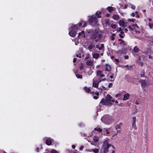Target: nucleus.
I'll return each mask as SVG.
<instances>
[{
  "label": "nucleus",
  "mask_w": 153,
  "mask_h": 153,
  "mask_svg": "<svg viewBox=\"0 0 153 153\" xmlns=\"http://www.w3.org/2000/svg\"><path fill=\"white\" fill-rule=\"evenodd\" d=\"M109 140V139L107 138L104 140L100 149V153H108L109 151V148L111 146L113 149H115V148L113 146L108 143Z\"/></svg>",
  "instance_id": "f257e3e1"
},
{
  "label": "nucleus",
  "mask_w": 153,
  "mask_h": 153,
  "mask_svg": "<svg viewBox=\"0 0 153 153\" xmlns=\"http://www.w3.org/2000/svg\"><path fill=\"white\" fill-rule=\"evenodd\" d=\"M112 99V97L110 95L108 94L106 96L105 99H102L100 103H102L103 105H105L110 106L112 105L111 102V100Z\"/></svg>",
  "instance_id": "f03ea898"
},
{
  "label": "nucleus",
  "mask_w": 153,
  "mask_h": 153,
  "mask_svg": "<svg viewBox=\"0 0 153 153\" xmlns=\"http://www.w3.org/2000/svg\"><path fill=\"white\" fill-rule=\"evenodd\" d=\"M112 117L108 115H105L101 118V120L103 123L107 124L110 123L112 122Z\"/></svg>",
  "instance_id": "7ed1b4c3"
},
{
  "label": "nucleus",
  "mask_w": 153,
  "mask_h": 153,
  "mask_svg": "<svg viewBox=\"0 0 153 153\" xmlns=\"http://www.w3.org/2000/svg\"><path fill=\"white\" fill-rule=\"evenodd\" d=\"M97 76L98 77V80L99 82L102 81V78L104 76L102 71L100 70H98L96 71Z\"/></svg>",
  "instance_id": "20e7f679"
},
{
  "label": "nucleus",
  "mask_w": 153,
  "mask_h": 153,
  "mask_svg": "<svg viewBox=\"0 0 153 153\" xmlns=\"http://www.w3.org/2000/svg\"><path fill=\"white\" fill-rule=\"evenodd\" d=\"M100 82H99V80H97L96 79H95V78H94L93 79V87L98 88V87L99 83Z\"/></svg>",
  "instance_id": "39448f33"
},
{
  "label": "nucleus",
  "mask_w": 153,
  "mask_h": 153,
  "mask_svg": "<svg viewBox=\"0 0 153 153\" xmlns=\"http://www.w3.org/2000/svg\"><path fill=\"white\" fill-rule=\"evenodd\" d=\"M89 21L91 23L93 22L96 23L97 22V19L96 16H92L90 17Z\"/></svg>",
  "instance_id": "423d86ee"
},
{
  "label": "nucleus",
  "mask_w": 153,
  "mask_h": 153,
  "mask_svg": "<svg viewBox=\"0 0 153 153\" xmlns=\"http://www.w3.org/2000/svg\"><path fill=\"white\" fill-rule=\"evenodd\" d=\"M140 82L143 88H145L148 85V84L144 80H141Z\"/></svg>",
  "instance_id": "0eeeda50"
},
{
  "label": "nucleus",
  "mask_w": 153,
  "mask_h": 153,
  "mask_svg": "<svg viewBox=\"0 0 153 153\" xmlns=\"http://www.w3.org/2000/svg\"><path fill=\"white\" fill-rule=\"evenodd\" d=\"M136 118L135 117H132V127L133 128L135 129H136Z\"/></svg>",
  "instance_id": "6e6552de"
},
{
  "label": "nucleus",
  "mask_w": 153,
  "mask_h": 153,
  "mask_svg": "<svg viewBox=\"0 0 153 153\" xmlns=\"http://www.w3.org/2000/svg\"><path fill=\"white\" fill-rule=\"evenodd\" d=\"M120 26L123 27H125L126 26V23L123 20H120L118 22Z\"/></svg>",
  "instance_id": "1a4fd4ad"
},
{
  "label": "nucleus",
  "mask_w": 153,
  "mask_h": 153,
  "mask_svg": "<svg viewBox=\"0 0 153 153\" xmlns=\"http://www.w3.org/2000/svg\"><path fill=\"white\" fill-rule=\"evenodd\" d=\"M84 89L85 91L88 93H90L91 94H93V95H94V93L93 92H91V89L89 88H88L87 87H85L84 88Z\"/></svg>",
  "instance_id": "9d476101"
},
{
  "label": "nucleus",
  "mask_w": 153,
  "mask_h": 153,
  "mask_svg": "<svg viewBox=\"0 0 153 153\" xmlns=\"http://www.w3.org/2000/svg\"><path fill=\"white\" fill-rule=\"evenodd\" d=\"M52 141V139L50 138H47L46 139L45 143L48 145H51Z\"/></svg>",
  "instance_id": "9b49d317"
},
{
  "label": "nucleus",
  "mask_w": 153,
  "mask_h": 153,
  "mask_svg": "<svg viewBox=\"0 0 153 153\" xmlns=\"http://www.w3.org/2000/svg\"><path fill=\"white\" fill-rule=\"evenodd\" d=\"M88 151L90 152H93L94 153H98L99 152V150L98 149L95 148L91 149H88L87 150Z\"/></svg>",
  "instance_id": "f8f14e48"
},
{
  "label": "nucleus",
  "mask_w": 153,
  "mask_h": 153,
  "mask_svg": "<svg viewBox=\"0 0 153 153\" xmlns=\"http://www.w3.org/2000/svg\"><path fill=\"white\" fill-rule=\"evenodd\" d=\"M69 34L71 37H74L76 35V32L75 30H71L69 32Z\"/></svg>",
  "instance_id": "ddd939ff"
},
{
  "label": "nucleus",
  "mask_w": 153,
  "mask_h": 153,
  "mask_svg": "<svg viewBox=\"0 0 153 153\" xmlns=\"http://www.w3.org/2000/svg\"><path fill=\"white\" fill-rule=\"evenodd\" d=\"M111 66L108 64H106L105 67V71H109L111 70Z\"/></svg>",
  "instance_id": "4468645a"
},
{
  "label": "nucleus",
  "mask_w": 153,
  "mask_h": 153,
  "mask_svg": "<svg viewBox=\"0 0 153 153\" xmlns=\"http://www.w3.org/2000/svg\"><path fill=\"white\" fill-rule=\"evenodd\" d=\"M78 37L80 38H84L85 37L84 31H82L81 32L79 33Z\"/></svg>",
  "instance_id": "2eb2a0df"
},
{
  "label": "nucleus",
  "mask_w": 153,
  "mask_h": 153,
  "mask_svg": "<svg viewBox=\"0 0 153 153\" xmlns=\"http://www.w3.org/2000/svg\"><path fill=\"white\" fill-rule=\"evenodd\" d=\"M129 97H130V94L128 93H127V94H125L123 96V100L125 101V100H126L128 99H129Z\"/></svg>",
  "instance_id": "dca6fc26"
},
{
  "label": "nucleus",
  "mask_w": 153,
  "mask_h": 153,
  "mask_svg": "<svg viewBox=\"0 0 153 153\" xmlns=\"http://www.w3.org/2000/svg\"><path fill=\"white\" fill-rule=\"evenodd\" d=\"M94 62L92 60H88L86 62V64L89 66L91 67L93 64Z\"/></svg>",
  "instance_id": "f3484780"
},
{
  "label": "nucleus",
  "mask_w": 153,
  "mask_h": 153,
  "mask_svg": "<svg viewBox=\"0 0 153 153\" xmlns=\"http://www.w3.org/2000/svg\"><path fill=\"white\" fill-rule=\"evenodd\" d=\"M119 41L120 44L122 45H126L127 44V43L125 42H124L122 39H119Z\"/></svg>",
  "instance_id": "a211bd4d"
},
{
  "label": "nucleus",
  "mask_w": 153,
  "mask_h": 153,
  "mask_svg": "<svg viewBox=\"0 0 153 153\" xmlns=\"http://www.w3.org/2000/svg\"><path fill=\"white\" fill-rule=\"evenodd\" d=\"M93 57L96 59H98L100 56V54L98 53H95L92 54Z\"/></svg>",
  "instance_id": "6ab92c4d"
},
{
  "label": "nucleus",
  "mask_w": 153,
  "mask_h": 153,
  "mask_svg": "<svg viewBox=\"0 0 153 153\" xmlns=\"http://www.w3.org/2000/svg\"><path fill=\"white\" fill-rule=\"evenodd\" d=\"M122 123H120L119 124L115 126V129H120L121 128V127H122Z\"/></svg>",
  "instance_id": "aec40b11"
},
{
  "label": "nucleus",
  "mask_w": 153,
  "mask_h": 153,
  "mask_svg": "<svg viewBox=\"0 0 153 153\" xmlns=\"http://www.w3.org/2000/svg\"><path fill=\"white\" fill-rule=\"evenodd\" d=\"M113 19L115 20H117L119 19V16L116 14L113 15Z\"/></svg>",
  "instance_id": "412c9836"
},
{
  "label": "nucleus",
  "mask_w": 153,
  "mask_h": 153,
  "mask_svg": "<svg viewBox=\"0 0 153 153\" xmlns=\"http://www.w3.org/2000/svg\"><path fill=\"white\" fill-rule=\"evenodd\" d=\"M99 140V137L97 136H95L93 138L94 141L95 142H97Z\"/></svg>",
  "instance_id": "4be33fe9"
},
{
  "label": "nucleus",
  "mask_w": 153,
  "mask_h": 153,
  "mask_svg": "<svg viewBox=\"0 0 153 153\" xmlns=\"http://www.w3.org/2000/svg\"><path fill=\"white\" fill-rule=\"evenodd\" d=\"M139 49L137 46H135L133 49V51L135 52H138L139 51Z\"/></svg>",
  "instance_id": "5701e85b"
},
{
  "label": "nucleus",
  "mask_w": 153,
  "mask_h": 153,
  "mask_svg": "<svg viewBox=\"0 0 153 153\" xmlns=\"http://www.w3.org/2000/svg\"><path fill=\"white\" fill-rule=\"evenodd\" d=\"M72 30H75L76 31V30L77 29V25H74L72 27Z\"/></svg>",
  "instance_id": "b1692460"
},
{
  "label": "nucleus",
  "mask_w": 153,
  "mask_h": 153,
  "mask_svg": "<svg viewBox=\"0 0 153 153\" xmlns=\"http://www.w3.org/2000/svg\"><path fill=\"white\" fill-rule=\"evenodd\" d=\"M96 96H94L93 98L95 99H97L98 98V96L99 95V93L98 92H96L95 93Z\"/></svg>",
  "instance_id": "393cba45"
},
{
  "label": "nucleus",
  "mask_w": 153,
  "mask_h": 153,
  "mask_svg": "<svg viewBox=\"0 0 153 153\" xmlns=\"http://www.w3.org/2000/svg\"><path fill=\"white\" fill-rule=\"evenodd\" d=\"M94 130H97V131H98L100 132H101L102 131V129L98 127L95 128Z\"/></svg>",
  "instance_id": "a878e982"
},
{
  "label": "nucleus",
  "mask_w": 153,
  "mask_h": 153,
  "mask_svg": "<svg viewBox=\"0 0 153 153\" xmlns=\"http://www.w3.org/2000/svg\"><path fill=\"white\" fill-rule=\"evenodd\" d=\"M107 9L109 12H111V11L114 10L113 8L111 7H108Z\"/></svg>",
  "instance_id": "bb28decb"
},
{
  "label": "nucleus",
  "mask_w": 153,
  "mask_h": 153,
  "mask_svg": "<svg viewBox=\"0 0 153 153\" xmlns=\"http://www.w3.org/2000/svg\"><path fill=\"white\" fill-rule=\"evenodd\" d=\"M122 29L120 27H119L118 28H117V32H120L121 31L120 33L121 34H123V32H122Z\"/></svg>",
  "instance_id": "cd10ccee"
},
{
  "label": "nucleus",
  "mask_w": 153,
  "mask_h": 153,
  "mask_svg": "<svg viewBox=\"0 0 153 153\" xmlns=\"http://www.w3.org/2000/svg\"><path fill=\"white\" fill-rule=\"evenodd\" d=\"M111 27L113 29L115 28L116 27V25L115 24H111Z\"/></svg>",
  "instance_id": "c85d7f7f"
},
{
  "label": "nucleus",
  "mask_w": 153,
  "mask_h": 153,
  "mask_svg": "<svg viewBox=\"0 0 153 153\" xmlns=\"http://www.w3.org/2000/svg\"><path fill=\"white\" fill-rule=\"evenodd\" d=\"M73 41H74L75 42V44L76 45H77V41H78V39H74L72 40Z\"/></svg>",
  "instance_id": "c756f323"
},
{
  "label": "nucleus",
  "mask_w": 153,
  "mask_h": 153,
  "mask_svg": "<svg viewBox=\"0 0 153 153\" xmlns=\"http://www.w3.org/2000/svg\"><path fill=\"white\" fill-rule=\"evenodd\" d=\"M76 77L78 78H82V76L79 74H76Z\"/></svg>",
  "instance_id": "7c9ffc66"
},
{
  "label": "nucleus",
  "mask_w": 153,
  "mask_h": 153,
  "mask_svg": "<svg viewBox=\"0 0 153 153\" xmlns=\"http://www.w3.org/2000/svg\"><path fill=\"white\" fill-rule=\"evenodd\" d=\"M51 153H59L56 150L53 149L51 151Z\"/></svg>",
  "instance_id": "2f4dec72"
},
{
  "label": "nucleus",
  "mask_w": 153,
  "mask_h": 153,
  "mask_svg": "<svg viewBox=\"0 0 153 153\" xmlns=\"http://www.w3.org/2000/svg\"><path fill=\"white\" fill-rule=\"evenodd\" d=\"M96 37H101V35L100 34L98 33H96Z\"/></svg>",
  "instance_id": "473e14b6"
},
{
  "label": "nucleus",
  "mask_w": 153,
  "mask_h": 153,
  "mask_svg": "<svg viewBox=\"0 0 153 153\" xmlns=\"http://www.w3.org/2000/svg\"><path fill=\"white\" fill-rule=\"evenodd\" d=\"M93 45H90L88 46V49L90 50H91L93 48Z\"/></svg>",
  "instance_id": "72a5a7b5"
},
{
  "label": "nucleus",
  "mask_w": 153,
  "mask_h": 153,
  "mask_svg": "<svg viewBox=\"0 0 153 153\" xmlns=\"http://www.w3.org/2000/svg\"><path fill=\"white\" fill-rule=\"evenodd\" d=\"M131 7L133 9H134L135 8V6L133 4H131Z\"/></svg>",
  "instance_id": "f704fd0d"
},
{
  "label": "nucleus",
  "mask_w": 153,
  "mask_h": 153,
  "mask_svg": "<svg viewBox=\"0 0 153 153\" xmlns=\"http://www.w3.org/2000/svg\"><path fill=\"white\" fill-rule=\"evenodd\" d=\"M121 96V94L120 93H119L118 94H117L115 95V97H120Z\"/></svg>",
  "instance_id": "c9c22d12"
},
{
  "label": "nucleus",
  "mask_w": 153,
  "mask_h": 153,
  "mask_svg": "<svg viewBox=\"0 0 153 153\" xmlns=\"http://www.w3.org/2000/svg\"><path fill=\"white\" fill-rule=\"evenodd\" d=\"M101 12H100L99 13H98L97 14V17L98 18H100L101 17V16L100 15V14H101Z\"/></svg>",
  "instance_id": "e433bc0d"
},
{
  "label": "nucleus",
  "mask_w": 153,
  "mask_h": 153,
  "mask_svg": "<svg viewBox=\"0 0 153 153\" xmlns=\"http://www.w3.org/2000/svg\"><path fill=\"white\" fill-rule=\"evenodd\" d=\"M87 23L86 22H85L84 23L83 25L82 26V27H85L87 26Z\"/></svg>",
  "instance_id": "4c0bfd02"
},
{
  "label": "nucleus",
  "mask_w": 153,
  "mask_h": 153,
  "mask_svg": "<svg viewBox=\"0 0 153 153\" xmlns=\"http://www.w3.org/2000/svg\"><path fill=\"white\" fill-rule=\"evenodd\" d=\"M109 21L108 20H106L105 21V23L107 25H108L109 24Z\"/></svg>",
  "instance_id": "58836bf2"
},
{
  "label": "nucleus",
  "mask_w": 153,
  "mask_h": 153,
  "mask_svg": "<svg viewBox=\"0 0 153 153\" xmlns=\"http://www.w3.org/2000/svg\"><path fill=\"white\" fill-rule=\"evenodd\" d=\"M76 56L77 57H79V58H81L82 57V55L81 54H79V55L76 54Z\"/></svg>",
  "instance_id": "ea45409f"
},
{
  "label": "nucleus",
  "mask_w": 153,
  "mask_h": 153,
  "mask_svg": "<svg viewBox=\"0 0 153 153\" xmlns=\"http://www.w3.org/2000/svg\"><path fill=\"white\" fill-rule=\"evenodd\" d=\"M133 26L134 27H136L137 28H139V27L137 26V25L136 24H135L134 25H133L132 26V27H133Z\"/></svg>",
  "instance_id": "a19ab883"
},
{
  "label": "nucleus",
  "mask_w": 153,
  "mask_h": 153,
  "mask_svg": "<svg viewBox=\"0 0 153 153\" xmlns=\"http://www.w3.org/2000/svg\"><path fill=\"white\" fill-rule=\"evenodd\" d=\"M149 26L152 29L153 27V25L150 24H149Z\"/></svg>",
  "instance_id": "79ce46f5"
},
{
  "label": "nucleus",
  "mask_w": 153,
  "mask_h": 153,
  "mask_svg": "<svg viewBox=\"0 0 153 153\" xmlns=\"http://www.w3.org/2000/svg\"><path fill=\"white\" fill-rule=\"evenodd\" d=\"M112 83H110L108 85V87L109 88H110L111 87H112Z\"/></svg>",
  "instance_id": "37998d69"
},
{
  "label": "nucleus",
  "mask_w": 153,
  "mask_h": 153,
  "mask_svg": "<svg viewBox=\"0 0 153 153\" xmlns=\"http://www.w3.org/2000/svg\"><path fill=\"white\" fill-rule=\"evenodd\" d=\"M96 47L98 48L99 50H101V48H100L99 46L98 45H97L96 46Z\"/></svg>",
  "instance_id": "c03bdc74"
},
{
  "label": "nucleus",
  "mask_w": 153,
  "mask_h": 153,
  "mask_svg": "<svg viewBox=\"0 0 153 153\" xmlns=\"http://www.w3.org/2000/svg\"><path fill=\"white\" fill-rule=\"evenodd\" d=\"M84 148V146H81L79 148V150H82V149Z\"/></svg>",
  "instance_id": "a18cd8bd"
},
{
  "label": "nucleus",
  "mask_w": 153,
  "mask_h": 153,
  "mask_svg": "<svg viewBox=\"0 0 153 153\" xmlns=\"http://www.w3.org/2000/svg\"><path fill=\"white\" fill-rule=\"evenodd\" d=\"M104 45L103 44H102L101 45V47H100V48H101V50H102L104 47Z\"/></svg>",
  "instance_id": "49530a36"
},
{
  "label": "nucleus",
  "mask_w": 153,
  "mask_h": 153,
  "mask_svg": "<svg viewBox=\"0 0 153 153\" xmlns=\"http://www.w3.org/2000/svg\"><path fill=\"white\" fill-rule=\"evenodd\" d=\"M105 131H106V134H108L109 133V132L108 131V129H106L105 130Z\"/></svg>",
  "instance_id": "de8ad7c7"
},
{
  "label": "nucleus",
  "mask_w": 153,
  "mask_h": 153,
  "mask_svg": "<svg viewBox=\"0 0 153 153\" xmlns=\"http://www.w3.org/2000/svg\"><path fill=\"white\" fill-rule=\"evenodd\" d=\"M118 53H119V54H122L123 52H121V51H118Z\"/></svg>",
  "instance_id": "09e8293b"
},
{
  "label": "nucleus",
  "mask_w": 153,
  "mask_h": 153,
  "mask_svg": "<svg viewBox=\"0 0 153 153\" xmlns=\"http://www.w3.org/2000/svg\"><path fill=\"white\" fill-rule=\"evenodd\" d=\"M122 34L121 33L119 34L120 37L121 38H123V36L122 35Z\"/></svg>",
  "instance_id": "8fccbe9b"
},
{
  "label": "nucleus",
  "mask_w": 153,
  "mask_h": 153,
  "mask_svg": "<svg viewBox=\"0 0 153 153\" xmlns=\"http://www.w3.org/2000/svg\"><path fill=\"white\" fill-rule=\"evenodd\" d=\"M115 35L114 34V33L112 35L111 37V38H112V39L114 38L115 37L114 36Z\"/></svg>",
  "instance_id": "3c124183"
},
{
  "label": "nucleus",
  "mask_w": 153,
  "mask_h": 153,
  "mask_svg": "<svg viewBox=\"0 0 153 153\" xmlns=\"http://www.w3.org/2000/svg\"><path fill=\"white\" fill-rule=\"evenodd\" d=\"M115 61L116 62H119V60L118 59H114Z\"/></svg>",
  "instance_id": "603ef678"
},
{
  "label": "nucleus",
  "mask_w": 153,
  "mask_h": 153,
  "mask_svg": "<svg viewBox=\"0 0 153 153\" xmlns=\"http://www.w3.org/2000/svg\"><path fill=\"white\" fill-rule=\"evenodd\" d=\"M131 15L133 17H134L135 16V14L134 13H132L131 14Z\"/></svg>",
  "instance_id": "864d4df0"
},
{
  "label": "nucleus",
  "mask_w": 153,
  "mask_h": 153,
  "mask_svg": "<svg viewBox=\"0 0 153 153\" xmlns=\"http://www.w3.org/2000/svg\"><path fill=\"white\" fill-rule=\"evenodd\" d=\"M76 58H74V59H73V62H75L76 61Z\"/></svg>",
  "instance_id": "5fc2aeb1"
},
{
  "label": "nucleus",
  "mask_w": 153,
  "mask_h": 153,
  "mask_svg": "<svg viewBox=\"0 0 153 153\" xmlns=\"http://www.w3.org/2000/svg\"><path fill=\"white\" fill-rule=\"evenodd\" d=\"M131 30H133V29L130 26H129L128 27Z\"/></svg>",
  "instance_id": "6e6d98bb"
},
{
  "label": "nucleus",
  "mask_w": 153,
  "mask_h": 153,
  "mask_svg": "<svg viewBox=\"0 0 153 153\" xmlns=\"http://www.w3.org/2000/svg\"><path fill=\"white\" fill-rule=\"evenodd\" d=\"M128 58V56H125V58L126 59H127Z\"/></svg>",
  "instance_id": "4d7b16f0"
},
{
  "label": "nucleus",
  "mask_w": 153,
  "mask_h": 153,
  "mask_svg": "<svg viewBox=\"0 0 153 153\" xmlns=\"http://www.w3.org/2000/svg\"><path fill=\"white\" fill-rule=\"evenodd\" d=\"M78 25H79V26H81L82 25V23H81V22H79V24H78Z\"/></svg>",
  "instance_id": "13d9d810"
},
{
  "label": "nucleus",
  "mask_w": 153,
  "mask_h": 153,
  "mask_svg": "<svg viewBox=\"0 0 153 153\" xmlns=\"http://www.w3.org/2000/svg\"><path fill=\"white\" fill-rule=\"evenodd\" d=\"M135 103L137 105H138L139 104V103L138 102V101H136Z\"/></svg>",
  "instance_id": "bf43d9fd"
},
{
  "label": "nucleus",
  "mask_w": 153,
  "mask_h": 153,
  "mask_svg": "<svg viewBox=\"0 0 153 153\" xmlns=\"http://www.w3.org/2000/svg\"><path fill=\"white\" fill-rule=\"evenodd\" d=\"M72 147L73 149H74L75 148V146L74 145H72Z\"/></svg>",
  "instance_id": "052dcab7"
},
{
  "label": "nucleus",
  "mask_w": 153,
  "mask_h": 153,
  "mask_svg": "<svg viewBox=\"0 0 153 153\" xmlns=\"http://www.w3.org/2000/svg\"><path fill=\"white\" fill-rule=\"evenodd\" d=\"M128 5L127 4H126L125 6H124V8H126L127 7H128Z\"/></svg>",
  "instance_id": "680f3d73"
},
{
  "label": "nucleus",
  "mask_w": 153,
  "mask_h": 153,
  "mask_svg": "<svg viewBox=\"0 0 153 153\" xmlns=\"http://www.w3.org/2000/svg\"><path fill=\"white\" fill-rule=\"evenodd\" d=\"M114 149L112 150L111 153H115V151H114L115 149Z\"/></svg>",
  "instance_id": "e2e57ef3"
},
{
  "label": "nucleus",
  "mask_w": 153,
  "mask_h": 153,
  "mask_svg": "<svg viewBox=\"0 0 153 153\" xmlns=\"http://www.w3.org/2000/svg\"><path fill=\"white\" fill-rule=\"evenodd\" d=\"M83 68V66H82H82H81V67H80V69H81H81H82Z\"/></svg>",
  "instance_id": "0e129e2a"
},
{
  "label": "nucleus",
  "mask_w": 153,
  "mask_h": 153,
  "mask_svg": "<svg viewBox=\"0 0 153 153\" xmlns=\"http://www.w3.org/2000/svg\"><path fill=\"white\" fill-rule=\"evenodd\" d=\"M100 65H98L97 66H96V68H100Z\"/></svg>",
  "instance_id": "69168bd1"
},
{
  "label": "nucleus",
  "mask_w": 153,
  "mask_h": 153,
  "mask_svg": "<svg viewBox=\"0 0 153 153\" xmlns=\"http://www.w3.org/2000/svg\"><path fill=\"white\" fill-rule=\"evenodd\" d=\"M110 77L111 79H113V76L112 75H111L110 76Z\"/></svg>",
  "instance_id": "338daca9"
},
{
  "label": "nucleus",
  "mask_w": 153,
  "mask_h": 153,
  "mask_svg": "<svg viewBox=\"0 0 153 153\" xmlns=\"http://www.w3.org/2000/svg\"><path fill=\"white\" fill-rule=\"evenodd\" d=\"M111 102H115V100H111Z\"/></svg>",
  "instance_id": "774afa93"
}]
</instances>
